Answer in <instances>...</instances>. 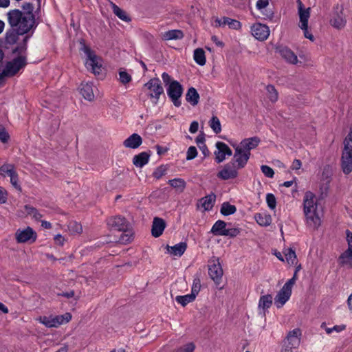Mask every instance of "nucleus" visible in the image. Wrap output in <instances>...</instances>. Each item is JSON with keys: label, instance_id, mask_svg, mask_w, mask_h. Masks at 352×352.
Instances as JSON below:
<instances>
[{"label": "nucleus", "instance_id": "obj_1", "mask_svg": "<svg viewBox=\"0 0 352 352\" xmlns=\"http://www.w3.org/2000/svg\"><path fill=\"white\" fill-rule=\"evenodd\" d=\"M34 6L32 3H24L22 10L19 9L10 10L8 13V22L10 28L5 34V44L13 45L17 43L19 36H32L37 28L34 14Z\"/></svg>", "mask_w": 352, "mask_h": 352}, {"label": "nucleus", "instance_id": "obj_2", "mask_svg": "<svg viewBox=\"0 0 352 352\" xmlns=\"http://www.w3.org/2000/svg\"><path fill=\"white\" fill-rule=\"evenodd\" d=\"M317 202L315 195L307 191L303 199V210L309 226L317 228L320 225V219L317 213Z\"/></svg>", "mask_w": 352, "mask_h": 352}, {"label": "nucleus", "instance_id": "obj_3", "mask_svg": "<svg viewBox=\"0 0 352 352\" xmlns=\"http://www.w3.org/2000/svg\"><path fill=\"white\" fill-rule=\"evenodd\" d=\"M343 145L340 165L343 173L349 175L352 172V130L344 139Z\"/></svg>", "mask_w": 352, "mask_h": 352}, {"label": "nucleus", "instance_id": "obj_4", "mask_svg": "<svg viewBox=\"0 0 352 352\" xmlns=\"http://www.w3.org/2000/svg\"><path fill=\"white\" fill-rule=\"evenodd\" d=\"M27 65L26 56H19L13 58L10 61H8L1 73L0 77L10 78L14 76L21 69L25 67Z\"/></svg>", "mask_w": 352, "mask_h": 352}, {"label": "nucleus", "instance_id": "obj_5", "mask_svg": "<svg viewBox=\"0 0 352 352\" xmlns=\"http://www.w3.org/2000/svg\"><path fill=\"white\" fill-rule=\"evenodd\" d=\"M81 50H82L87 56L85 62L87 69L91 70L95 75H99L102 67V65L100 63V58L85 44L82 45Z\"/></svg>", "mask_w": 352, "mask_h": 352}, {"label": "nucleus", "instance_id": "obj_6", "mask_svg": "<svg viewBox=\"0 0 352 352\" xmlns=\"http://www.w3.org/2000/svg\"><path fill=\"white\" fill-rule=\"evenodd\" d=\"M184 91L182 85L177 80H172L166 88L167 95L173 103L179 107L182 104L181 97Z\"/></svg>", "mask_w": 352, "mask_h": 352}, {"label": "nucleus", "instance_id": "obj_7", "mask_svg": "<svg viewBox=\"0 0 352 352\" xmlns=\"http://www.w3.org/2000/svg\"><path fill=\"white\" fill-rule=\"evenodd\" d=\"M72 319V315L70 313H65L63 315H59L56 316H43L40 317L39 321L41 323L44 324L45 327H58V326L67 323Z\"/></svg>", "mask_w": 352, "mask_h": 352}, {"label": "nucleus", "instance_id": "obj_8", "mask_svg": "<svg viewBox=\"0 0 352 352\" xmlns=\"http://www.w3.org/2000/svg\"><path fill=\"white\" fill-rule=\"evenodd\" d=\"M223 272L219 258L212 256L208 261V274L214 282L219 285L221 280Z\"/></svg>", "mask_w": 352, "mask_h": 352}, {"label": "nucleus", "instance_id": "obj_9", "mask_svg": "<svg viewBox=\"0 0 352 352\" xmlns=\"http://www.w3.org/2000/svg\"><path fill=\"white\" fill-rule=\"evenodd\" d=\"M15 238L18 243H34L37 238L36 232L30 227L25 229H18L15 233Z\"/></svg>", "mask_w": 352, "mask_h": 352}, {"label": "nucleus", "instance_id": "obj_10", "mask_svg": "<svg viewBox=\"0 0 352 352\" xmlns=\"http://www.w3.org/2000/svg\"><path fill=\"white\" fill-rule=\"evenodd\" d=\"M330 23L333 27L337 29H342L346 25V19L344 14L342 6L337 4L334 7L333 16L330 20Z\"/></svg>", "mask_w": 352, "mask_h": 352}, {"label": "nucleus", "instance_id": "obj_11", "mask_svg": "<svg viewBox=\"0 0 352 352\" xmlns=\"http://www.w3.org/2000/svg\"><path fill=\"white\" fill-rule=\"evenodd\" d=\"M107 224L111 230L120 232L129 231V228L131 227L130 223L124 217L121 216L109 218L107 220Z\"/></svg>", "mask_w": 352, "mask_h": 352}, {"label": "nucleus", "instance_id": "obj_12", "mask_svg": "<svg viewBox=\"0 0 352 352\" xmlns=\"http://www.w3.org/2000/svg\"><path fill=\"white\" fill-rule=\"evenodd\" d=\"M144 86L151 91L149 96L151 98H154L156 100L155 103H157L160 95L164 93V89L160 78H151L149 81L145 83Z\"/></svg>", "mask_w": 352, "mask_h": 352}, {"label": "nucleus", "instance_id": "obj_13", "mask_svg": "<svg viewBox=\"0 0 352 352\" xmlns=\"http://www.w3.org/2000/svg\"><path fill=\"white\" fill-rule=\"evenodd\" d=\"M238 170L234 163L230 162L217 173V177L223 180L235 179L239 175Z\"/></svg>", "mask_w": 352, "mask_h": 352}, {"label": "nucleus", "instance_id": "obj_14", "mask_svg": "<svg viewBox=\"0 0 352 352\" xmlns=\"http://www.w3.org/2000/svg\"><path fill=\"white\" fill-rule=\"evenodd\" d=\"M250 155L251 153H247L241 148L236 146L233 159L230 162H234L238 169H241L247 164Z\"/></svg>", "mask_w": 352, "mask_h": 352}, {"label": "nucleus", "instance_id": "obj_15", "mask_svg": "<svg viewBox=\"0 0 352 352\" xmlns=\"http://www.w3.org/2000/svg\"><path fill=\"white\" fill-rule=\"evenodd\" d=\"M217 151H214L215 161L217 163H221L225 160L226 156H231L232 151L230 147L223 142H217L215 144Z\"/></svg>", "mask_w": 352, "mask_h": 352}, {"label": "nucleus", "instance_id": "obj_16", "mask_svg": "<svg viewBox=\"0 0 352 352\" xmlns=\"http://www.w3.org/2000/svg\"><path fill=\"white\" fill-rule=\"evenodd\" d=\"M252 34L259 41L266 40L270 35V29L266 25L255 23L251 28Z\"/></svg>", "mask_w": 352, "mask_h": 352}, {"label": "nucleus", "instance_id": "obj_17", "mask_svg": "<svg viewBox=\"0 0 352 352\" xmlns=\"http://www.w3.org/2000/svg\"><path fill=\"white\" fill-rule=\"evenodd\" d=\"M276 51L280 54L281 57L288 63L296 64L298 62L297 56L295 53L286 46H279L276 48Z\"/></svg>", "mask_w": 352, "mask_h": 352}, {"label": "nucleus", "instance_id": "obj_18", "mask_svg": "<svg viewBox=\"0 0 352 352\" xmlns=\"http://www.w3.org/2000/svg\"><path fill=\"white\" fill-rule=\"evenodd\" d=\"M260 142V138L258 137L254 136L243 140L240 144L236 146L241 148L243 151H245L247 153H251L250 151L257 147Z\"/></svg>", "mask_w": 352, "mask_h": 352}, {"label": "nucleus", "instance_id": "obj_19", "mask_svg": "<svg viewBox=\"0 0 352 352\" xmlns=\"http://www.w3.org/2000/svg\"><path fill=\"white\" fill-rule=\"evenodd\" d=\"M215 23L216 27H224L228 25L230 28L233 30H239L241 27L240 21L226 16H223L221 19L217 18L215 19Z\"/></svg>", "mask_w": 352, "mask_h": 352}, {"label": "nucleus", "instance_id": "obj_20", "mask_svg": "<svg viewBox=\"0 0 352 352\" xmlns=\"http://www.w3.org/2000/svg\"><path fill=\"white\" fill-rule=\"evenodd\" d=\"M166 226V222L163 219L155 217L153 221L151 228L152 236L156 238L160 236L162 234Z\"/></svg>", "mask_w": 352, "mask_h": 352}, {"label": "nucleus", "instance_id": "obj_21", "mask_svg": "<svg viewBox=\"0 0 352 352\" xmlns=\"http://www.w3.org/2000/svg\"><path fill=\"white\" fill-rule=\"evenodd\" d=\"M300 336L301 331L298 328L290 331L287 336V346L294 347V349H296L300 344Z\"/></svg>", "mask_w": 352, "mask_h": 352}, {"label": "nucleus", "instance_id": "obj_22", "mask_svg": "<svg viewBox=\"0 0 352 352\" xmlns=\"http://www.w3.org/2000/svg\"><path fill=\"white\" fill-rule=\"evenodd\" d=\"M93 86L91 82H82L80 85V93L87 100L92 101L94 99Z\"/></svg>", "mask_w": 352, "mask_h": 352}, {"label": "nucleus", "instance_id": "obj_23", "mask_svg": "<svg viewBox=\"0 0 352 352\" xmlns=\"http://www.w3.org/2000/svg\"><path fill=\"white\" fill-rule=\"evenodd\" d=\"M272 296L270 294L263 295L260 297L258 304V309L265 316L268 309L272 305Z\"/></svg>", "mask_w": 352, "mask_h": 352}, {"label": "nucleus", "instance_id": "obj_24", "mask_svg": "<svg viewBox=\"0 0 352 352\" xmlns=\"http://www.w3.org/2000/svg\"><path fill=\"white\" fill-rule=\"evenodd\" d=\"M231 226L232 223H227L223 220H217L212 226L210 232L214 236H224L226 231V226Z\"/></svg>", "mask_w": 352, "mask_h": 352}, {"label": "nucleus", "instance_id": "obj_25", "mask_svg": "<svg viewBox=\"0 0 352 352\" xmlns=\"http://www.w3.org/2000/svg\"><path fill=\"white\" fill-rule=\"evenodd\" d=\"M31 35H25L22 41L19 43L16 47L12 50V54H16L19 56H26L28 49V42L30 38Z\"/></svg>", "mask_w": 352, "mask_h": 352}, {"label": "nucleus", "instance_id": "obj_26", "mask_svg": "<svg viewBox=\"0 0 352 352\" xmlns=\"http://www.w3.org/2000/svg\"><path fill=\"white\" fill-rule=\"evenodd\" d=\"M142 143V138L138 133H133L127 138L123 142V144L126 148L135 149L138 148Z\"/></svg>", "mask_w": 352, "mask_h": 352}, {"label": "nucleus", "instance_id": "obj_27", "mask_svg": "<svg viewBox=\"0 0 352 352\" xmlns=\"http://www.w3.org/2000/svg\"><path fill=\"white\" fill-rule=\"evenodd\" d=\"M292 293L290 292L281 288V289L278 292L275 298H274V304L277 308L282 307L286 302L289 299Z\"/></svg>", "mask_w": 352, "mask_h": 352}, {"label": "nucleus", "instance_id": "obj_28", "mask_svg": "<svg viewBox=\"0 0 352 352\" xmlns=\"http://www.w3.org/2000/svg\"><path fill=\"white\" fill-rule=\"evenodd\" d=\"M168 253L171 255L181 256L185 252L187 248V243L186 242H180L173 246L168 245L166 247Z\"/></svg>", "mask_w": 352, "mask_h": 352}, {"label": "nucleus", "instance_id": "obj_29", "mask_svg": "<svg viewBox=\"0 0 352 352\" xmlns=\"http://www.w3.org/2000/svg\"><path fill=\"white\" fill-rule=\"evenodd\" d=\"M150 156L151 151L142 152L138 155H134L133 158V164L136 167L142 168L148 162Z\"/></svg>", "mask_w": 352, "mask_h": 352}, {"label": "nucleus", "instance_id": "obj_30", "mask_svg": "<svg viewBox=\"0 0 352 352\" xmlns=\"http://www.w3.org/2000/svg\"><path fill=\"white\" fill-rule=\"evenodd\" d=\"M184 37V34L180 30H170L163 32L162 34V38L164 41L181 40Z\"/></svg>", "mask_w": 352, "mask_h": 352}, {"label": "nucleus", "instance_id": "obj_31", "mask_svg": "<svg viewBox=\"0 0 352 352\" xmlns=\"http://www.w3.org/2000/svg\"><path fill=\"white\" fill-rule=\"evenodd\" d=\"M215 201H216V195L214 193L212 192L211 194L202 197L199 200V203L201 204V206L204 208V210L209 211L212 209Z\"/></svg>", "mask_w": 352, "mask_h": 352}, {"label": "nucleus", "instance_id": "obj_32", "mask_svg": "<svg viewBox=\"0 0 352 352\" xmlns=\"http://www.w3.org/2000/svg\"><path fill=\"white\" fill-rule=\"evenodd\" d=\"M199 94L194 87H190L186 94V100L192 106H196L199 103Z\"/></svg>", "mask_w": 352, "mask_h": 352}, {"label": "nucleus", "instance_id": "obj_33", "mask_svg": "<svg viewBox=\"0 0 352 352\" xmlns=\"http://www.w3.org/2000/svg\"><path fill=\"white\" fill-rule=\"evenodd\" d=\"M338 261L341 266L352 268V253L344 251L340 255Z\"/></svg>", "mask_w": 352, "mask_h": 352}, {"label": "nucleus", "instance_id": "obj_34", "mask_svg": "<svg viewBox=\"0 0 352 352\" xmlns=\"http://www.w3.org/2000/svg\"><path fill=\"white\" fill-rule=\"evenodd\" d=\"M111 6L114 14L116 15L120 19L125 22H129L131 21V17L127 14V13L119 8L117 5L111 2Z\"/></svg>", "mask_w": 352, "mask_h": 352}, {"label": "nucleus", "instance_id": "obj_35", "mask_svg": "<svg viewBox=\"0 0 352 352\" xmlns=\"http://www.w3.org/2000/svg\"><path fill=\"white\" fill-rule=\"evenodd\" d=\"M236 208L229 202H223L221 206L220 212L223 216H229L236 212Z\"/></svg>", "mask_w": 352, "mask_h": 352}, {"label": "nucleus", "instance_id": "obj_36", "mask_svg": "<svg viewBox=\"0 0 352 352\" xmlns=\"http://www.w3.org/2000/svg\"><path fill=\"white\" fill-rule=\"evenodd\" d=\"M254 218L256 221L262 226H267L272 223V217L270 214L256 213Z\"/></svg>", "mask_w": 352, "mask_h": 352}, {"label": "nucleus", "instance_id": "obj_37", "mask_svg": "<svg viewBox=\"0 0 352 352\" xmlns=\"http://www.w3.org/2000/svg\"><path fill=\"white\" fill-rule=\"evenodd\" d=\"M194 60L198 65L203 66L206 64V56L205 52L202 48H197L194 51L193 54Z\"/></svg>", "mask_w": 352, "mask_h": 352}, {"label": "nucleus", "instance_id": "obj_38", "mask_svg": "<svg viewBox=\"0 0 352 352\" xmlns=\"http://www.w3.org/2000/svg\"><path fill=\"white\" fill-rule=\"evenodd\" d=\"M310 8H306L304 10H299L298 14L300 18V26H302L303 28H306L308 25V21L310 17Z\"/></svg>", "mask_w": 352, "mask_h": 352}, {"label": "nucleus", "instance_id": "obj_39", "mask_svg": "<svg viewBox=\"0 0 352 352\" xmlns=\"http://www.w3.org/2000/svg\"><path fill=\"white\" fill-rule=\"evenodd\" d=\"M173 188L182 192L186 187V182L182 178H175L168 182Z\"/></svg>", "mask_w": 352, "mask_h": 352}, {"label": "nucleus", "instance_id": "obj_40", "mask_svg": "<svg viewBox=\"0 0 352 352\" xmlns=\"http://www.w3.org/2000/svg\"><path fill=\"white\" fill-rule=\"evenodd\" d=\"M195 298H196L195 297L194 294H190L184 296H177L175 298V300L182 306L185 307L188 303L194 301Z\"/></svg>", "mask_w": 352, "mask_h": 352}, {"label": "nucleus", "instance_id": "obj_41", "mask_svg": "<svg viewBox=\"0 0 352 352\" xmlns=\"http://www.w3.org/2000/svg\"><path fill=\"white\" fill-rule=\"evenodd\" d=\"M209 126L212 131L218 134L221 131V125L219 119L217 116H212L209 121Z\"/></svg>", "mask_w": 352, "mask_h": 352}, {"label": "nucleus", "instance_id": "obj_42", "mask_svg": "<svg viewBox=\"0 0 352 352\" xmlns=\"http://www.w3.org/2000/svg\"><path fill=\"white\" fill-rule=\"evenodd\" d=\"M285 256L287 262L290 265H296L297 263V257L296 252L292 248H289L285 253Z\"/></svg>", "mask_w": 352, "mask_h": 352}, {"label": "nucleus", "instance_id": "obj_43", "mask_svg": "<svg viewBox=\"0 0 352 352\" xmlns=\"http://www.w3.org/2000/svg\"><path fill=\"white\" fill-rule=\"evenodd\" d=\"M25 209L27 213L29 215L32 216V217L36 220L39 221L42 217L43 214H41L36 208H34L33 206L26 205L25 206Z\"/></svg>", "mask_w": 352, "mask_h": 352}, {"label": "nucleus", "instance_id": "obj_44", "mask_svg": "<svg viewBox=\"0 0 352 352\" xmlns=\"http://www.w3.org/2000/svg\"><path fill=\"white\" fill-rule=\"evenodd\" d=\"M133 239V233L131 227L129 228V231L122 232L119 238V242L123 244L129 243Z\"/></svg>", "mask_w": 352, "mask_h": 352}, {"label": "nucleus", "instance_id": "obj_45", "mask_svg": "<svg viewBox=\"0 0 352 352\" xmlns=\"http://www.w3.org/2000/svg\"><path fill=\"white\" fill-rule=\"evenodd\" d=\"M266 90L268 94V98L272 102H275L278 100V92L275 87L272 85H269L266 87Z\"/></svg>", "mask_w": 352, "mask_h": 352}, {"label": "nucleus", "instance_id": "obj_46", "mask_svg": "<svg viewBox=\"0 0 352 352\" xmlns=\"http://www.w3.org/2000/svg\"><path fill=\"white\" fill-rule=\"evenodd\" d=\"M10 177V182L12 185L18 190L21 191V187L19 184V177L18 174L16 172L15 169L13 170L12 173L8 175Z\"/></svg>", "mask_w": 352, "mask_h": 352}, {"label": "nucleus", "instance_id": "obj_47", "mask_svg": "<svg viewBox=\"0 0 352 352\" xmlns=\"http://www.w3.org/2000/svg\"><path fill=\"white\" fill-rule=\"evenodd\" d=\"M241 229L239 228H234L229 226L225 232L224 236L234 238L240 234Z\"/></svg>", "mask_w": 352, "mask_h": 352}, {"label": "nucleus", "instance_id": "obj_48", "mask_svg": "<svg viewBox=\"0 0 352 352\" xmlns=\"http://www.w3.org/2000/svg\"><path fill=\"white\" fill-rule=\"evenodd\" d=\"M167 171V167L165 165H161L155 168V170L153 173V176L157 179H160L162 176H164Z\"/></svg>", "mask_w": 352, "mask_h": 352}, {"label": "nucleus", "instance_id": "obj_49", "mask_svg": "<svg viewBox=\"0 0 352 352\" xmlns=\"http://www.w3.org/2000/svg\"><path fill=\"white\" fill-rule=\"evenodd\" d=\"M14 169V166L13 164H5L0 167V175L6 177V175H9Z\"/></svg>", "mask_w": 352, "mask_h": 352}, {"label": "nucleus", "instance_id": "obj_50", "mask_svg": "<svg viewBox=\"0 0 352 352\" xmlns=\"http://www.w3.org/2000/svg\"><path fill=\"white\" fill-rule=\"evenodd\" d=\"M68 228L72 234H80L82 231V226L76 221L70 222Z\"/></svg>", "mask_w": 352, "mask_h": 352}, {"label": "nucleus", "instance_id": "obj_51", "mask_svg": "<svg viewBox=\"0 0 352 352\" xmlns=\"http://www.w3.org/2000/svg\"><path fill=\"white\" fill-rule=\"evenodd\" d=\"M266 202H267V206L270 208V209L274 210L276 208V199L273 194H272V193L267 194Z\"/></svg>", "mask_w": 352, "mask_h": 352}, {"label": "nucleus", "instance_id": "obj_52", "mask_svg": "<svg viewBox=\"0 0 352 352\" xmlns=\"http://www.w3.org/2000/svg\"><path fill=\"white\" fill-rule=\"evenodd\" d=\"M120 80L122 84H126L131 81V76L124 70L119 72Z\"/></svg>", "mask_w": 352, "mask_h": 352}, {"label": "nucleus", "instance_id": "obj_53", "mask_svg": "<svg viewBox=\"0 0 352 352\" xmlns=\"http://www.w3.org/2000/svg\"><path fill=\"white\" fill-rule=\"evenodd\" d=\"M201 288V283L199 278H195L191 289V294H194L195 297L198 295Z\"/></svg>", "mask_w": 352, "mask_h": 352}, {"label": "nucleus", "instance_id": "obj_54", "mask_svg": "<svg viewBox=\"0 0 352 352\" xmlns=\"http://www.w3.org/2000/svg\"><path fill=\"white\" fill-rule=\"evenodd\" d=\"M10 140V135L4 126L0 125V141L3 143H7Z\"/></svg>", "mask_w": 352, "mask_h": 352}, {"label": "nucleus", "instance_id": "obj_55", "mask_svg": "<svg viewBox=\"0 0 352 352\" xmlns=\"http://www.w3.org/2000/svg\"><path fill=\"white\" fill-rule=\"evenodd\" d=\"M197 150L195 146H190L186 153V160H192L197 155Z\"/></svg>", "mask_w": 352, "mask_h": 352}, {"label": "nucleus", "instance_id": "obj_56", "mask_svg": "<svg viewBox=\"0 0 352 352\" xmlns=\"http://www.w3.org/2000/svg\"><path fill=\"white\" fill-rule=\"evenodd\" d=\"M261 169L262 173L267 177L272 178L274 177V171L271 167H270L267 165H262L261 166Z\"/></svg>", "mask_w": 352, "mask_h": 352}, {"label": "nucleus", "instance_id": "obj_57", "mask_svg": "<svg viewBox=\"0 0 352 352\" xmlns=\"http://www.w3.org/2000/svg\"><path fill=\"white\" fill-rule=\"evenodd\" d=\"M195 349V345L192 342L187 343L183 346L178 349L180 352H194Z\"/></svg>", "mask_w": 352, "mask_h": 352}, {"label": "nucleus", "instance_id": "obj_58", "mask_svg": "<svg viewBox=\"0 0 352 352\" xmlns=\"http://www.w3.org/2000/svg\"><path fill=\"white\" fill-rule=\"evenodd\" d=\"M346 241L348 243V248L345 251L352 253V232H350L349 230H346Z\"/></svg>", "mask_w": 352, "mask_h": 352}, {"label": "nucleus", "instance_id": "obj_59", "mask_svg": "<svg viewBox=\"0 0 352 352\" xmlns=\"http://www.w3.org/2000/svg\"><path fill=\"white\" fill-rule=\"evenodd\" d=\"M296 281V280H295L294 278H290L286 282L282 288L292 293V288L295 284Z\"/></svg>", "mask_w": 352, "mask_h": 352}, {"label": "nucleus", "instance_id": "obj_60", "mask_svg": "<svg viewBox=\"0 0 352 352\" xmlns=\"http://www.w3.org/2000/svg\"><path fill=\"white\" fill-rule=\"evenodd\" d=\"M269 5V0H258L256 7L258 10H261Z\"/></svg>", "mask_w": 352, "mask_h": 352}, {"label": "nucleus", "instance_id": "obj_61", "mask_svg": "<svg viewBox=\"0 0 352 352\" xmlns=\"http://www.w3.org/2000/svg\"><path fill=\"white\" fill-rule=\"evenodd\" d=\"M56 244L63 246L64 245L65 239L61 234H56L54 238Z\"/></svg>", "mask_w": 352, "mask_h": 352}, {"label": "nucleus", "instance_id": "obj_62", "mask_svg": "<svg viewBox=\"0 0 352 352\" xmlns=\"http://www.w3.org/2000/svg\"><path fill=\"white\" fill-rule=\"evenodd\" d=\"M199 129V123L197 121H193L191 122L189 128V131L191 133H195Z\"/></svg>", "mask_w": 352, "mask_h": 352}, {"label": "nucleus", "instance_id": "obj_63", "mask_svg": "<svg viewBox=\"0 0 352 352\" xmlns=\"http://www.w3.org/2000/svg\"><path fill=\"white\" fill-rule=\"evenodd\" d=\"M205 136H204V134L202 133L201 134H199L197 138H196V143L198 145V146L199 147V145H203V144H205Z\"/></svg>", "mask_w": 352, "mask_h": 352}, {"label": "nucleus", "instance_id": "obj_64", "mask_svg": "<svg viewBox=\"0 0 352 352\" xmlns=\"http://www.w3.org/2000/svg\"><path fill=\"white\" fill-rule=\"evenodd\" d=\"M162 80L166 85H168L170 84V82H172L170 76L166 72H164L162 74Z\"/></svg>", "mask_w": 352, "mask_h": 352}]
</instances>
